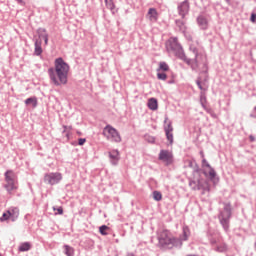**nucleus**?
<instances>
[{"mask_svg":"<svg viewBox=\"0 0 256 256\" xmlns=\"http://www.w3.org/2000/svg\"><path fill=\"white\" fill-rule=\"evenodd\" d=\"M25 105H31V107H37V98L31 97L25 100Z\"/></svg>","mask_w":256,"mask_h":256,"instance_id":"20","label":"nucleus"},{"mask_svg":"<svg viewBox=\"0 0 256 256\" xmlns=\"http://www.w3.org/2000/svg\"><path fill=\"white\" fill-rule=\"evenodd\" d=\"M38 41L44 40L45 45H49V34H47V30L45 29H39L38 30Z\"/></svg>","mask_w":256,"mask_h":256,"instance_id":"11","label":"nucleus"},{"mask_svg":"<svg viewBox=\"0 0 256 256\" xmlns=\"http://www.w3.org/2000/svg\"><path fill=\"white\" fill-rule=\"evenodd\" d=\"M11 221V214L10 212H8V210L6 212L3 213L2 217H0V221Z\"/></svg>","mask_w":256,"mask_h":256,"instance_id":"25","label":"nucleus"},{"mask_svg":"<svg viewBox=\"0 0 256 256\" xmlns=\"http://www.w3.org/2000/svg\"><path fill=\"white\" fill-rule=\"evenodd\" d=\"M64 253L66 256H74L75 250L69 245H64Z\"/></svg>","mask_w":256,"mask_h":256,"instance_id":"19","label":"nucleus"},{"mask_svg":"<svg viewBox=\"0 0 256 256\" xmlns=\"http://www.w3.org/2000/svg\"><path fill=\"white\" fill-rule=\"evenodd\" d=\"M4 187L10 195H11V193H13V191H17V189H18L17 182H6Z\"/></svg>","mask_w":256,"mask_h":256,"instance_id":"13","label":"nucleus"},{"mask_svg":"<svg viewBox=\"0 0 256 256\" xmlns=\"http://www.w3.org/2000/svg\"><path fill=\"white\" fill-rule=\"evenodd\" d=\"M197 85H198L199 89H201V91H207L208 86L206 83H201V81L198 80Z\"/></svg>","mask_w":256,"mask_h":256,"instance_id":"30","label":"nucleus"},{"mask_svg":"<svg viewBox=\"0 0 256 256\" xmlns=\"http://www.w3.org/2000/svg\"><path fill=\"white\" fill-rule=\"evenodd\" d=\"M146 17L149 19V21L155 23L159 19V12H157V9L155 8H149Z\"/></svg>","mask_w":256,"mask_h":256,"instance_id":"10","label":"nucleus"},{"mask_svg":"<svg viewBox=\"0 0 256 256\" xmlns=\"http://www.w3.org/2000/svg\"><path fill=\"white\" fill-rule=\"evenodd\" d=\"M131 229H133V226H131Z\"/></svg>","mask_w":256,"mask_h":256,"instance_id":"41","label":"nucleus"},{"mask_svg":"<svg viewBox=\"0 0 256 256\" xmlns=\"http://www.w3.org/2000/svg\"><path fill=\"white\" fill-rule=\"evenodd\" d=\"M110 159H111V162L113 163V165H117V163L119 161V151H117V150L111 151Z\"/></svg>","mask_w":256,"mask_h":256,"instance_id":"17","label":"nucleus"},{"mask_svg":"<svg viewBox=\"0 0 256 256\" xmlns=\"http://www.w3.org/2000/svg\"><path fill=\"white\" fill-rule=\"evenodd\" d=\"M5 182H17V175L14 171L8 170L5 173Z\"/></svg>","mask_w":256,"mask_h":256,"instance_id":"12","label":"nucleus"},{"mask_svg":"<svg viewBox=\"0 0 256 256\" xmlns=\"http://www.w3.org/2000/svg\"><path fill=\"white\" fill-rule=\"evenodd\" d=\"M183 235H184L183 240L187 241V238L189 237V229L187 228V226L183 227Z\"/></svg>","mask_w":256,"mask_h":256,"instance_id":"31","label":"nucleus"},{"mask_svg":"<svg viewBox=\"0 0 256 256\" xmlns=\"http://www.w3.org/2000/svg\"><path fill=\"white\" fill-rule=\"evenodd\" d=\"M8 213H10L11 221H15V219L19 217V208L17 207L9 208Z\"/></svg>","mask_w":256,"mask_h":256,"instance_id":"15","label":"nucleus"},{"mask_svg":"<svg viewBox=\"0 0 256 256\" xmlns=\"http://www.w3.org/2000/svg\"><path fill=\"white\" fill-rule=\"evenodd\" d=\"M20 253H25L26 251H31V243L30 242H23L18 247Z\"/></svg>","mask_w":256,"mask_h":256,"instance_id":"16","label":"nucleus"},{"mask_svg":"<svg viewBox=\"0 0 256 256\" xmlns=\"http://www.w3.org/2000/svg\"><path fill=\"white\" fill-rule=\"evenodd\" d=\"M53 211L55 213V215H63V207H58V208H55L53 207Z\"/></svg>","mask_w":256,"mask_h":256,"instance_id":"32","label":"nucleus"},{"mask_svg":"<svg viewBox=\"0 0 256 256\" xmlns=\"http://www.w3.org/2000/svg\"><path fill=\"white\" fill-rule=\"evenodd\" d=\"M126 256H135V254H133V253L129 252V253H127V255H126Z\"/></svg>","mask_w":256,"mask_h":256,"instance_id":"39","label":"nucleus"},{"mask_svg":"<svg viewBox=\"0 0 256 256\" xmlns=\"http://www.w3.org/2000/svg\"><path fill=\"white\" fill-rule=\"evenodd\" d=\"M153 199H154V201H161V199H163V194H161V192H159V191H154Z\"/></svg>","mask_w":256,"mask_h":256,"instance_id":"26","label":"nucleus"},{"mask_svg":"<svg viewBox=\"0 0 256 256\" xmlns=\"http://www.w3.org/2000/svg\"><path fill=\"white\" fill-rule=\"evenodd\" d=\"M86 139L85 138H80L79 140H78V144L79 145H85V143H86Z\"/></svg>","mask_w":256,"mask_h":256,"instance_id":"35","label":"nucleus"},{"mask_svg":"<svg viewBox=\"0 0 256 256\" xmlns=\"http://www.w3.org/2000/svg\"><path fill=\"white\" fill-rule=\"evenodd\" d=\"M157 237L158 247H160V249H173L177 243V239H175L171 235V232L165 228H159L157 231Z\"/></svg>","mask_w":256,"mask_h":256,"instance_id":"3","label":"nucleus"},{"mask_svg":"<svg viewBox=\"0 0 256 256\" xmlns=\"http://www.w3.org/2000/svg\"><path fill=\"white\" fill-rule=\"evenodd\" d=\"M157 78H158L160 81H167V74L161 73V72L158 71V73H157Z\"/></svg>","mask_w":256,"mask_h":256,"instance_id":"29","label":"nucleus"},{"mask_svg":"<svg viewBox=\"0 0 256 256\" xmlns=\"http://www.w3.org/2000/svg\"><path fill=\"white\" fill-rule=\"evenodd\" d=\"M198 23L202 26V29H207V19L204 17H199Z\"/></svg>","mask_w":256,"mask_h":256,"instance_id":"27","label":"nucleus"},{"mask_svg":"<svg viewBox=\"0 0 256 256\" xmlns=\"http://www.w3.org/2000/svg\"><path fill=\"white\" fill-rule=\"evenodd\" d=\"M43 53V48H41V40H36L35 42V55H41Z\"/></svg>","mask_w":256,"mask_h":256,"instance_id":"21","label":"nucleus"},{"mask_svg":"<svg viewBox=\"0 0 256 256\" xmlns=\"http://www.w3.org/2000/svg\"><path fill=\"white\" fill-rule=\"evenodd\" d=\"M176 25L180 27V29L185 25V21L183 20H176Z\"/></svg>","mask_w":256,"mask_h":256,"instance_id":"34","label":"nucleus"},{"mask_svg":"<svg viewBox=\"0 0 256 256\" xmlns=\"http://www.w3.org/2000/svg\"><path fill=\"white\" fill-rule=\"evenodd\" d=\"M148 107L151 109V111H157V107H158L157 99L150 98L148 100Z\"/></svg>","mask_w":256,"mask_h":256,"instance_id":"18","label":"nucleus"},{"mask_svg":"<svg viewBox=\"0 0 256 256\" xmlns=\"http://www.w3.org/2000/svg\"><path fill=\"white\" fill-rule=\"evenodd\" d=\"M231 217V206H226L225 209L219 215L220 223L222 225H227Z\"/></svg>","mask_w":256,"mask_h":256,"instance_id":"8","label":"nucleus"},{"mask_svg":"<svg viewBox=\"0 0 256 256\" xmlns=\"http://www.w3.org/2000/svg\"><path fill=\"white\" fill-rule=\"evenodd\" d=\"M215 251H217L218 253H225V251H227V246L225 244L221 246H217L215 248Z\"/></svg>","mask_w":256,"mask_h":256,"instance_id":"28","label":"nucleus"},{"mask_svg":"<svg viewBox=\"0 0 256 256\" xmlns=\"http://www.w3.org/2000/svg\"><path fill=\"white\" fill-rule=\"evenodd\" d=\"M63 179V174L59 172H51L44 175V183L48 185H57Z\"/></svg>","mask_w":256,"mask_h":256,"instance_id":"4","label":"nucleus"},{"mask_svg":"<svg viewBox=\"0 0 256 256\" xmlns=\"http://www.w3.org/2000/svg\"><path fill=\"white\" fill-rule=\"evenodd\" d=\"M222 227H223L224 231H226V232L229 231V225H223Z\"/></svg>","mask_w":256,"mask_h":256,"instance_id":"38","label":"nucleus"},{"mask_svg":"<svg viewBox=\"0 0 256 256\" xmlns=\"http://www.w3.org/2000/svg\"><path fill=\"white\" fill-rule=\"evenodd\" d=\"M202 167L205 177H208V179H210L211 181L215 180V177H217V173L211 167V165L208 164L207 160H202Z\"/></svg>","mask_w":256,"mask_h":256,"instance_id":"6","label":"nucleus"},{"mask_svg":"<svg viewBox=\"0 0 256 256\" xmlns=\"http://www.w3.org/2000/svg\"><path fill=\"white\" fill-rule=\"evenodd\" d=\"M178 13L182 17V19H185V15L189 13V2L184 1L180 3L178 6Z\"/></svg>","mask_w":256,"mask_h":256,"instance_id":"9","label":"nucleus"},{"mask_svg":"<svg viewBox=\"0 0 256 256\" xmlns=\"http://www.w3.org/2000/svg\"><path fill=\"white\" fill-rule=\"evenodd\" d=\"M159 160L163 161L165 165H171L173 163V153L169 152V150H161Z\"/></svg>","mask_w":256,"mask_h":256,"instance_id":"7","label":"nucleus"},{"mask_svg":"<svg viewBox=\"0 0 256 256\" xmlns=\"http://www.w3.org/2000/svg\"><path fill=\"white\" fill-rule=\"evenodd\" d=\"M157 71H169V65L165 62H160Z\"/></svg>","mask_w":256,"mask_h":256,"instance_id":"24","label":"nucleus"},{"mask_svg":"<svg viewBox=\"0 0 256 256\" xmlns=\"http://www.w3.org/2000/svg\"><path fill=\"white\" fill-rule=\"evenodd\" d=\"M104 135L107 137V139H111V141H115L116 143H120L121 141V135H119L117 129L113 128L112 126H106L104 128Z\"/></svg>","mask_w":256,"mask_h":256,"instance_id":"5","label":"nucleus"},{"mask_svg":"<svg viewBox=\"0 0 256 256\" xmlns=\"http://www.w3.org/2000/svg\"><path fill=\"white\" fill-rule=\"evenodd\" d=\"M210 243L211 245H215L217 243V240H215V238H211Z\"/></svg>","mask_w":256,"mask_h":256,"instance_id":"37","label":"nucleus"},{"mask_svg":"<svg viewBox=\"0 0 256 256\" xmlns=\"http://www.w3.org/2000/svg\"><path fill=\"white\" fill-rule=\"evenodd\" d=\"M55 69L48 70L49 77L52 83L56 86L67 85V77H69V64L63 61V58H58L54 62Z\"/></svg>","mask_w":256,"mask_h":256,"instance_id":"2","label":"nucleus"},{"mask_svg":"<svg viewBox=\"0 0 256 256\" xmlns=\"http://www.w3.org/2000/svg\"><path fill=\"white\" fill-rule=\"evenodd\" d=\"M109 231H111V228L107 225H101L99 227V233L102 235H109Z\"/></svg>","mask_w":256,"mask_h":256,"instance_id":"22","label":"nucleus"},{"mask_svg":"<svg viewBox=\"0 0 256 256\" xmlns=\"http://www.w3.org/2000/svg\"><path fill=\"white\" fill-rule=\"evenodd\" d=\"M0 256H1V254H0Z\"/></svg>","mask_w":256,"mask_h":256,"instance_id":"42","label":"nucleus"},{"mask_svg":"<svg viewBox=\"0 0 256 256\" xmlns=\"http://www.w3.org/2000/svg\"><path fill=\"white\" fill-rule=\"evenodd\" d=\"M71 129H73L72 126H64V133H67L66 136L69 137V131H71Z\"/></svg>","mask_w":256,"mask_h":256,"instance_id":"33","label":"nucleus"},{"mask_svg":"<svg viewBox=\"0 0 256 256\" xmlns=\"http://www.w3.org/2000/svg\"><path fill=\"white\" fill-rule=\"evenodd\" d=\"M250 20L252 21V23H255V21H256V14H255V13H253V14L251 15Z\"/></svg>","mask_w":256,"mask_h":256,"instance_id":"36","label":"nucleus"},{"mask_svg":"<svg viewBox=\"0 0 256 256\" xmlns=\"http://www.w3.org/2000/svg\"><path fill=\"white\" fill-rule=\"evenodd\" d=\"M166 137L169 143H173V126L168 124V127L165 128Z\"/></svg>","mask_w":256,"mask_h":256,"instance_id":"14","label":"nucleus"},{"mask_svg":"<svg viewBox=\"0 0 256 256\" xmlns=\"http://www.w3.org/2000/svg\"><path fill=\"white\" fill-rule=\"evenodd\" d=\"M105 5L107 9H110L111 12L115 13V4L113 3V0H105Z\"/></svg>","mask_w":256,"mask_h":256,"instance_id":"23","label":"nucleus"},{"mask_svg":"<svg viewBox=\"0 0 256 256\" xmlns=\"http://www.w3.org/2000/svg\"><path fill=\"white\" fill-rule=\"evenodd\" d=\"M166 49L168 53H174V55H176L178 59H181L182 61L187 63V65H189L191 69L196 70L199 69L201 65L207 64V55L199 50V48L195 44L190 45V52L192 54H190L189 57L185 56L183 47H181L177 38H170L166 42Z\"/></svg>","mask_w":256,"mask_h":256,"instance_id":"1","label":"nucleus"},{"mask_svg":"<svg viewBox=\"0 0 256 256\" xmlns=\"http://www.w3.org/2000/svg\"><path fill=\"white\" fill-rule=\"evenodd\" d=\"M250 139H251V141H254V139L252 138V136H250Z\"/></svg>","mask_w":256,"mask_h":256,"instance_id":"40","label":"nucleus"}]
</instances>
